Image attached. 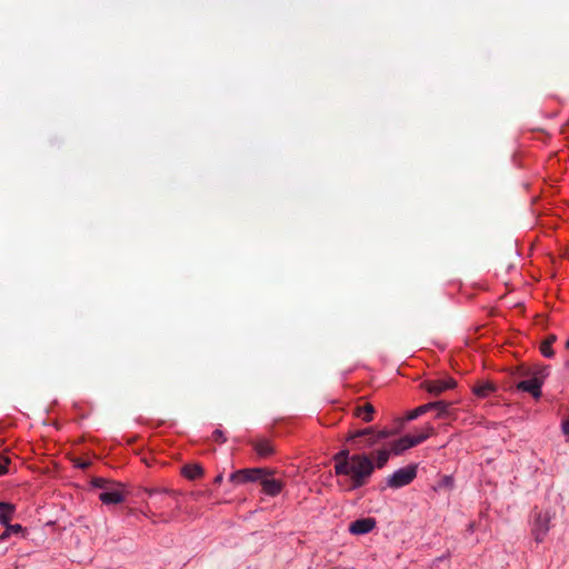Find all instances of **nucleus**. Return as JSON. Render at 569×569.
<instances>
[{
    "label": "nucleus",
    "mask_w": 569,
    "mask_h": 569,
    "mask_svg": "<svg viewBox=\"0 0 569 569\" xmlns=\"http://www.w3.org/2000/svg\"><path fill=\"white\" fill-rule=\"evenodd\" d=\"M335 472L338 476H348L351 479L352 489L365 486L371 477L375 465L369 456L350 455L348 449H342L333 456Z\"/></svg>",
    "instance_id": "f257e3e1"
},
{
    "label": "nucleus",
    "mask_w": 569,
    "mask_h": 569,
    "mask_svg": "<svg viewBox=\"0 0 569 569\" xmlns=\"http://www.w3.org/2000/svg\"><path fill=\"white\" fill-rule=\"evenodd\" d=\"M435 432V429L432 426L427 425L422 431L415 436H405L398 440H395L391 442L390 448L393 455H400L405 450L412 448L425 440H427L430 436H432Z\"/></svg>",
    "instance_id": "f03ea898"
},
{
    "label": "nucleus",
    "mask_w": 569,
    "mask_h": 569,
    "mask_svg": "<svg viewBox=\"0 0 569 569\" xmlns=\"http://www.w3.org/2000/svg\"><path fill=\"white\" fill-rule=\"evenodd\" d=\"M274 471L267 468L241 469L230 475V481L240 485L262 480L264 476H271Z\"/></svg>",
    "instance_id": "7ed1b4c3"
},
{
    "label": "nucleus",
    "mask_w": 569,
    "mask_h": 569,
    "mask_svg": "<svg viewBox=\"0 0 569 569\" xmlns=\"http://www.w3.org/2000/svg\"><path fill=\"white\" fill-rule=\"evenodd\" d=\"M417 476V467L416 466H407L405 468H400L396 470L392 475H390L387 479V485L390 488H401L410 482L413 481V479Z\"/></svg>",
    "instance_id": "20e7f679"
},
{
    "label": "nucleus",
    "mask_w": 569,
    "mask_h": 569,
    "mask_svg": "<svg viewBox=\"0 0 569 569\" xmlns=\"http://www.w3.org/2000/svg\"><path fill=\"white\" fill-rule=\"evenodd\" d=\"M548 375L547 368L539 372V376H535L531 379L522 380L517 383V389L529 392L533 398L538 399L541 396V386L543 378Z\"/></svg>",
    "instance_id": "39448f33"
},
{
    "label": "nucleus",
    "mask_w": 569,
    "mask_h": 569,
    "mask_svg": "<svg viewBox=\"0 0 569 569\" xmlns=\"http://www.w3.org/2000/svg\"><path fill=\"white\" fill-rule=\"evenodd\" d=\"M551 515L549 511L539 512L536 516L532 533L536 541L540 542L545 539L550 528Z\"/></svg>",
    "instance_id": "423d86ee"
},
{
    "label": "nucleus",
    "mask_w": 569,
    "mask_h": 569,
    "mask_svg": "<svg viewBox=\"0 0 569 569\" xmlns=\"http://www.w3.org/2000/svg\"><path fill=\"white\" fill-rule=\"evenodd\" d=\"M422 387L432 395H440L447 390L456 387V381L452 378H441L435 380H427L422 383Z\"/></svg>",
    "instance_id": "0eeeda50"
},
{
    "label": "nucleus",
    "mask_w": 569,
    "mask_h": 569,
    "mask_svg": "<svg viewBox=\"0 0 569 569\" xmlns=\"http://www.w3.org/2000/svg\"><path fill=\"white\" fill-rule=\"evenodd\" d=\"M250 445L253 450L258 455L259 458H269L271 457L276 449L272 441L268 438L259 437L250 440Z\"/></svg>",
    "instance_id": "6e6552de"
},
{
    "label": "nucleus",
    "mask_w": 569,
    "mask_h": 569,
    "mask_svg": "<svg viewBox=\"0 0 569 569\" xmlns=\"http://www.w3.org/2000/svg\"><path fill=\"white\" fill-rule=\"evenodd\" d=\"M377 521L375 518H361L352 521L349 526V532L356 536L366 535L376 528Z\"/></svg>",
    "instance_id": "1a4fd4ad"
},
{
    "label": "nucleus",
    "mask_w": 569,
    "mask_h": 569,
    "mask_svg": "<svg viewBox=\"0 0 569 569\" xmlns=\"http://www.w3.org/2000/svg\"><path fill=\"white\" fill-rule=\"evenodd\" d=\"M99 499L106 505H117L123 501V490L119 488H108L99 495Z\"/></svg>",
    "instance_id": "9d476101"
},
{
    "label": "nucleus",
    "mask_w": 569,
    "mask_h": 569,
    "mask_svg": "<svg viewBox=\"0 0 569 569\" xmlns=\"http://www.w3.org/2000/svg\"><path fill=\"white\" fill-rule=\"evenodd\" d=\"M262 490L266 495L274 497L279 495L283 488L281 481L264 476L261 480Z\"/></svg>",
    "instance_id": "9b49d317"
},
{
    "label": "nucleus",
    "mask_w": 569,
    "mask_h": 569,
    "mask_svg": "<svg viewBox=\"0 0 569 569\" xmlns=\"http://www.w3.org/2000/svg\"><path fill=\"white\" fill-rule=\"evenodd\" d=\"M375 407L367 402L362 406H357L353 409V416L361 419L365 422H371L375 417Z\"/></svg>",
    "instance_id": "f8f14e48"
},
{
    "label": "nucleus",
    "mask_w": 569,
    "mask_h": 569,
    "mask_svg": "<svg viewBox=\"0 0 569 569\" xmlns=\"http://www.w3.org/2000/svg\"><path fill=\"white\" fill-rule=\"evenodd\" d=\"M14 506L8 502H0V525H8L14 515Z\"/></svg>",
    "instance_id": "ddd939ff"
},
{
    "label": "nucleus",
    "mask_w": 569,
    "mask_h": 569,
    "mask_svg": "<svg viewBox=\"0 0 569 569\" xmlns=\"http://www.w3.org/2000/svg\"><path fill=\"white\" fill-rule=\"evenodd\" d=\"M203 470L199 465H186L182 468V475L188 479H197L202 475Z\"/></svg>",
    "instance_id": "4468645a"
},
{
    "label": "nucleus",
    "mask_w": 569,
    "mask_h": 569,
    "mask_svg": "<svg viewBox=\"0 0 569 569\" xmlns=\"http://www.w3.org/2000/svg\"><path fill=\"white\" fill-rule=\"evenodd\" d=\"M435 405H431V402L429 403H425L422 406H419L417 407L416 409L411 410L408 416H407V419L408 420H415L417 419L418 417H420L421 415H425L426 412L432 410Z\"/></svg>",
    "instance_id": "2eb2a0df"
},
{
    "label": "nucleus",
    "mask_w": 569,
    "mask_h": 569,
    "mask_svg": "<svg viewBox=\"0 0 569 569\" xmlns=\"http://www.w3.org/2000/svg\"><path fill=\"white\" fill-rule=\"evenodd\" d=\"M391 453H392L391 448L379 450L377 452V458H376L377 468H379V469L383 468L386 466V463L388 462Z\"/></svg>",
    "instance_id": "dca6fc26"
},
{
    "label": "nucleus",
    "mask_w": 569,
    "mask_h": 569,
    "mask_svg": "<svg viewBox=\"0 0 569 569\" xmlns=\"http://www.w3.org/2000/svg\"><path fill=\"white\" fill-rule=\"evenodd\" d=\"M431 405H436V406H433L432 409L437 410V417L438 418H442V417H446V416L449 415V409L451 407L450 402H447V401H435V402H431Z\"/></svg>",
    "instance_id": "f3484780"
},
{
    "label": "nucleus",
    "mask_w": 569,
    "mask_h": 569,
    "mask_svg": "<svg viewBox=\"0 0 569 569\" xmlns=\"http://www.w3.org/2000/svg\"><path fill=\"white\" fill-rule=\"evenodd\" d=\"M495 390V386L491 382H485L473 388V392L481 398H485Z\"/></svg>",
    "instance_id": "a211bd4d"
},
{
    "label": "nucleus",
    "mask_w": 569,
    "mask_h": 569,
    "mask_svg": "<svg viewBox=\"0 0 569 569\" xmlns=\"http://www.w3.org/2000/svg\"><path fill=\"white\" fill-rule=\"evenodd\" d=\"M3 526L6 527V530L0 535V541L7 540L12 533H19L22 531V526L18 523L10 525V522H8V525Z\"/></svg>",
    "instance_id": "6ab92c4d"
},
{
    "label": "nucleus",
    "mask_w": 569,
    "mask_h": 569,
    "mask_svg": "<svg viewBox=\"0 0 569 569\" xmlns=\"http://www.w3.org/2000/svg\"><path fill=\"white\" fill-rule=\"evenodd\" d=\"M372 433V429L371 428H366V429H362V430H357V431H353V432H350L347 437V440L348 441H355L356 439L360 438V437H366V436H369Z\"/></svg>",
    "instance_id": "aec40b11"
},
{
    "label": "nucleus",
    "mask_w": 569,
    "mask_h": 569,
    "mask_svg": "<svg viewBox=\"0 0 569 569\" xmlns=\"http://www.w3.org/2000/svg\"><path fill=\"white\" fill-rule=\"evenodd\" d=\"M551 346L552 345H550V341H543L540 346L541 353L547 358H551L553 356V350Z\"/></svg>",
    "instance_id": "412c9836"
},
{
    "label": "nucleus",
    "mask_w": 569,
    "mask_h": 569,
    "mask_svg": "<svg viewBox=\"0 0 569 569\" xmlns=\"http://www.w3.org/2000/svg\"><path fill=\"white\" fill-rule=\"evenodd\" d=\"M379 440L377 439L376 435L372 432L369 435V437L366 439L365 443L362 446H358V449H365V448H371L375 445H377Z\"/></svg>",
    "instance_id": "4be33fe9"
},
{
    "label": "nucleus",
    "mask_w": 569,
    "mask_h": 569,
    "mask_svg": "<svg viewBox=\"0 0 569 569\" xmlns=\"http://www.w3.org/2000/svg\"><path fill=\"white\" fill-rule=\"evenodd\" d=\"M10 463V458L4 457L0 453V475L8 473V465Z\"/></svg>",
    "instance_id": "5701e85b"
},
{
    "label": "nucleus",
    "mask_w": 569,
    "mask_h": 569,
    "mask_svg": "<svg viewBox=\"0 0 569 569\" xmlns=\"http://www.w3.org/2000/svg\"><path fill=\"white\" fill-rule=\"evenodd\" d=\"M212 440L216 441V442H220V443H223L226 442V437H224V433L221 429H216L213 432H212Z\"/></svg>",
    "instance_id": "b1692460"
},
{
    "label": "nucleus",
    "mask_w": 569,
    "mask_h": 569,
    "mask_svg": "<svg viewBox=\"0 0 569 569\" xmlns=\"http://www.w3.org/2000/svg\"><path fill=\"white\" fill-rule=\"evenodd\" d=\"M375 435H376L377 439L380 441L382 439L389 438L392 435V432L390 430L385 429V430H380V431L376 432Z\"/></svg>",
    "instance_id": "393cba45"
},
{
    "label": "nucleus",
    "mask_w": 569,
    "mask_h": 569,
    "mask_svg": "<svg viewBox=\"0 0 569 569\" xmlns=\"http://www.w3.org/2000/svg\"><path fill=\"white\" fill-rule=\"evenodd\" d=\"M561 428H562V432H563V435H565V436H566V438H567V441H569V419H567V420H565V421L562 422Z\"/></svg>",
    "instance_id": "a878e982"
},
{
    "label": "nucleus",
    "mask_w": 569,
    "mask_h": 569,
    "mask_svg": "<svg viewBox=\"0 0 569 569\" xmlns=\"http://www.w3.org/2000/svg\"><path fill=\"white\" fill-rule=\"evenodd\" d=\"M93 483H94V486H97V487H102V486H103V483H104V480L99 478V479H96V480L93 481Z\"/></svg>",
    "instance_id": "bb28decb"
},
{
    "label": "nucleus",
    "mask_w": 569,
    "mask_h": 569,
    "mask_svg": "<svg viewBox=\"0 0 569 569\" xmlns=\"http://www.w3.org/2000/svg\"><path fill=\"white\" fill-rule=\"evenodd\" d=\"M222 479H223L222 475H218V476L216 477V479H214V482H216V483H220V482L222 481Z\"/></svg>",
    "instance_id": "cd10ccee"
},
{
    "label": "nucleus",
    "mask_w": 569,
    "mask_h": 569,
    "mask_svg": "<svg viewBox=\"0 0 569 569\" xmlns=\"http://www.w3.org/2000/svg\"><path fill=\"white\" fill-rule=\"evenodd\" d=\"M556 340V337L555 336H550L548 337L545 341H550V345H552Z\"/></svg>",
    "instance_id": "c85d7f7f"
},
{
    "label": "nucleus",
    "mask_w": 569,
    "mask_h": 569,
    "mask_svg": "<svg viewBox=\"0 0 569 569\" xmlns=\"http://www.w3.org/2000/svg\"><path fill=\"white\" fill-rule=\"evenodd\" d=\"M80 468H87L89 466V462L81 461V463L78 465Z\"/></svg>",
    "instance_id": "c756f323"
},
{
    "label": "nucleus",
    "mask_w": 569,
    "mask_h": 569,
    "mask_svg": "<svg viewBox=\"0 0 569 569\" xmlns=\"http://www.w3.org/2000/svg\"><path fill=\"white\" fill-rule=\"evenodd\" d=\"M566 348L569 349V339L566 341Z\"/></svg>",
    "instance_id": "7c9ffc66"
}]
</instances>
